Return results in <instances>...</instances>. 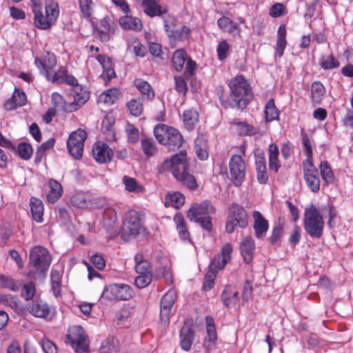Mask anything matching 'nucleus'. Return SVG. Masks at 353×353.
<instances>
[{"mask_svg":"<svg viewBox=\"0 0 353 353\" xmlns=\"http://www.w3.org/2000/svg\"><path fill=\"white\" fill-rule=\"evenodd\" d=\"M230 94L224 95L222 88L217 90V95L222 107L243 111L253 99L252 87L243 75H237L230 79L229 84Z\"/></svg>","mask_w":353,"mask_h":353,"instance_id":"obj_1","label":"nucleus"},{"mask_svg":"<svg viewBox=\"0 0 353 353\" xmlns=\"http://www.w3.org/2000/svg\"><path fill=\"white\" fill-rule=\"evenodd\" d=\"M157 170L159 174L171 171L174 179L190 190L194 191L199 188L195 176L190 172L185 150H181L170 159H165L157 166Z\"/></svg>","mask_w":353,"mask_h":353,"instance_id":"obj_2","label":"nucleus"},{"mask_svg":"<svg viewBox=\"0 0 353 353\" xmlns=\"http://www.w3.org/2000/svg\"><path fill=\"white\" fill-rule=\"evenodd\" d=\"M325 222L320 211L311 204L305 209L303 228L312 239H320L323 234Z\"/></svg>","mask_w":353,"mask_h":353,"instance_id":"obj_3","label":"nucleus"},{"mask_svg":"<svg viewBox=\"0 0 353 353\" xmlns=\"http://www.w3.org/2000/svg\"><path fill=\"white\" fill-rule=\"evenodd\" d=\"M154 134L159 143L174 151L179 149L183 143L181 132L173 127L165 124H158L154 128Z\"/></svg>","mask_w":353,"mask_h":353,"instance_id":"obj_4","label":"nucleus"},{"mask_svg":"<svg viewBox=\"0 0 353 353\" xmlns=\"http://www.w3.org/2000/svg\"><path fill=\"white\" fill-rule=\"evenodd\" d=\"M248 225V214L245 208L235 203L231 204L228 209V215L225 223V231L228 234L234 232L238 226L245 228Z\"/></svg>","mask_w":353,"mask_h":353,"instance_id":"obj_5","label":"nucleus"},{"mask_svg":"<svg viewBox=\"0 0 353 353\" xmlns=\"http://www.w3.org/2000/svg\"><path fill=\"white\" fill-rule=\"evenodd\" d=\"M144 230L139 214L137 211H128L125 214L123 226L121 230V237L124 241H129L137 236Z\"/></svg>","mask_w":353,"mask_h":353,"instance_id":"obj_6","label":"nucleus"},{"mask_svg":"<svg viewBox=\"0 0 353 353\" xmlns=\"http://www.w3.org/2000/svg\"><path fill=\"white\" fill-rule=\"evenodd\" d=\"M63 83L73 87L74 101L69 103L65 108V111L72 112L79 109L90 98V93L84 90L79 85L77 79L72 75L68 74L65 78Z\"/></svg>","mask_w":353,"mask_h":353,"instance_id":"obj_7","label":"nucleus"},{"mask_svg":"<svg viewBox=\"0 0 353 353\" xmlns=\"http://www.w3.org/2000/svg\"><path fill=\"white\" fill-rule=\"evenodd\" d=\"M30 265L35 268V272L45 274L51 263V256L44 247H34L30 253Z\"/></svg>","mask_w":353,"mask_h":353,"instance_id":"obj_8","label":"nucleus"},{"mask_svg":"<svg viewBox=\"0 0 353 353\" xmlns=\"http://www.w3.org/2000/svg\"><path fill=\"white\" fill-rule=\"evenodd\" d=\"M133 291L127 284L114 283L106 285L101 294V298L108 301L129 300L132 297Z\"/></svg>","mask_w":353,"mask_h":353,"instance_id":"obj_9","label":"nucleus"},{"mask_svg":"<svg viewBox=\"0 0 353 353\" xmlns=\"http://www.w3.org/2000/svg\"><path fill=\"white\" fill-rule=\"evenodd\" d=\"M72 348L78 353L86 352L89 348L88 340L85 331L80 325H74L68 329L66 335Z\"/></svg>","mask_w":353,"mask_h":353,"instance_id":"obj_10","label":"nucleus"},{"mask_svg":"<svg viewBox=\"0 0 353 353\" xmlns=\"http://www.w3.org/2000/svg\"><path fill=\"white\" fill-rule=\"evenodd\" d=\"M230 179L236 187L241 185L245 176V164L243 159L237 154L232 155L229 162Z\"/></svg>","mask_w":353,"mask_h":353,"instance_id":"obj_11","label":"nucleus"},{"mask_svg":"<svg viewBox=\"0 0 353 353\" xmlns=\"http://www.w3.org/2000/svg\"><path fill=\"white\" fill-rule=\"evenodd\" d=\"M303 178L307 188L314 193L320 190V178L318 169L313 163L307 159L303 164Z\"/></svg>","mask_w":353,"mask_h":353,"instance_id":"obj_12","label":"nucleus"},{"mask_svg":"<svg viewBox=\"0 0 353 353\" xmlns=\"http://www.w3.org/2000/svg\"><path fill=\"white\" fill-rule=\"evenodd\" d=\"M177 299L176 292L171 289L161 298L160 303V322L165 325L170 321L172 308Z\"/></svg>","mask_w":353,"mask_h":353,"instance_id":"obj_13","label":"nucleus"},{"mask_svg":"<svg viewBox=\"0 0 353 353\" xmlns=\"http://www.w3.org/2000/svg\"><path fill=\"white\" fill-rule=\"evenodd\" d=\"M216 208L209 200H204L200 203H194L187 212V217L189 219H194L199 217L207 216L213 214Z\"/></svg>","mask_w":353,"mask_h":353,"instance_id":"obj_14","label":"nucleus"},{"mask_svg":"<svg viewBox=\"0 0 353 353\" xmlns=\"http://www.w3.org/2000/svg\"><path fill=\"white\" fill-rule=\"evenodd\" d=\"M34 64L40 72L46 78H50V74L57 65V57L52 54L48 52L42 58L36 57Z\"/></svg>","mask_w":353,"mask_h":353,"instance_id":"obj_15","label":"nucleus"},{"mask_svg":"<svg viewBox=\"0 0 353 353\" xmlns=\"http://www.w3.org/2000/svg\"><path fill=\"white\" fill-rule=\"evenodd\" d=\"M92 155L97 162L107 163L112 160L114 152L107 143H98L93 145Z\"/></svg>","mask_w":353,"mask_h":353,"instance_id":"obj_16","label":"nucleus"},{"mask_svg":"<svg viewBox=\"0 0 353 353\" xmlns=\"http://www.w3.org/2000/svg\"><path fill=\"white\" fill-rule=\"evenodd\" d=\"M254 224L253 229L257 239H263L266 235L269 228V223L263 214L259 211L253 212Z\"/></svg>","mask_w":353,"mask_h":353,"instance_id":"obj_17","label":"nucleus"},{"mask_svg":"<svg viewBox=\"0 0 353 353\" xmlns=\"http://www.w3.org/2000/svg\"><path fill=\"white\" fill-rule=\"evenodd\" d=\"M240 251L246 264H250L252 262L255 251V243L251 236H248L241 241Z\"/></svg>","mask_w":353,"mask_h":353,"instance_id":"obj_18","label":"nucleus"},{"mask_svg":"<svg viewBox=\"0 0 353 353\" xmlns=\"http://www.w3.org/2000/svg\"><path fill=\"white\" fill-rule=\"evenodd\" d=\"M28 309L30 314L39 318H46L50 312L48 304L40 299H34L32 304H29Z\"/></svg>","mask_w":353,"mask_h":353,"instance_id":"obj_19","label":"nucleus"},{"mask_svg":"<svg viewBox=\"0 0 353 353\" xmlns=\"http://www.w3.org/2000/svg\"><path fill=\"white\" fill-rule=\"evenodd\" d=\"M195 332L189 325H184L180 330V344L185 351H189L194 339Z\"/></svg>","mask_w":353,"mask_h":353,"instance_id":"obj_20","label":"nucleus"},{"mask_svg":"<svg viewBox=\"0 0 353 353\" xmlns=\"http://www.w3.org/2000/svg\"><path fill=\"white\" fill-rule=\"evenodd\" d=\"M96 59L101 65L103 70L101 74V77L105 81H108L115 77V72L112 68V63L111 59L105 55L99 54Z\"/></svg>","mask_w":353,"mask_h":353,"instance_id":"obj_21","label":"nucleus"},{"mask_svg":"<svg viewBox=\"0 0 353 353\" xmlns=\"http://www.w3.org/2000/svg\"><path fill=\"white\" fill-rule=\"evenodd\" d=\"M119 25L124 30L141 31L143 29V23L140 19L126 15L120 17Z\"/></svg>","mask_w":353,"mask_h":353,"instance_id":"obj_22","label":"nucleus"},{"mask_svg":"<svg viewBox=\"0 0 353 353\" xmlns=\"http://www.w3.org/2000/svg\"><path fill=\"white\" fill-rule=\"evenodd\" d=\"M26 101V94L23 92H21L19 89L15 88L11 99L6 101L4 106L7 110H12L18 107L25 105Z\"/></svg>","mask_w":353,"mask_h":353,"instance_id":"obj_23","label":"nucleus"},{"mask_svg":"<svg viewBox=\"0 0 353 353\" xmlns=\"http://www.w3.org/2000/svg\"><path fill=\"white\" fill-rule=\"evenodd\" d=\"M142 7L143 12L150 17L161 16L167 12V10L162 9L155 0H143Z\"/></svg>","mask_w":353,"mask_h":353,"instance_id":"obj_24","label":"nucleus"},{"mask_svg":"<svg viewBox=\"0 0 353 353\" xmlns=\"http://www.w3.org/2000/svg\"><path fill=\"white\" fill-rule=\"evenodd\" d=\"M134 85L141 92L142 97L149 101H152L155 97V92L150 84L142 79H136Z\"/></svg>","mask_w":353,"mask_h":353,"instance_id":"obj_25","label":"nucleus"},{"mask_svg":"<svg viewBox=\"0 0 353 353\" xmlns=\"http://www.w3.org/2000/svg\"><path fill=\"white\" fill-rule=\"evenodd\" d=\"M50 191L47 194V200L50 203H56L63 194V188L59 182L50 179L48 182Z\"/></svg>","mask_w":353,"mask_h":353,"instance_id":"obj_26","label":"nucleus"},{"mask_svg":"<svg viewBox=\"0 0 353 353\" xmlns=\"http://www.w3.org/2000/svg\"><path fill=\"white\" fill-rule=\"evenodd\" d=\"M287 30L285 25L279 27L276 34V54L279 57L283 55L284 50L287 45L286 41Z\"/></svg>","mask_w":353,"mask_h":353,"instance_id":"obj_27","label":"nucleus"},{"mask_svg":"<svg viewBox=\"0 0 353 353\" xmlns=\"http://www.w3.org/2000/svg\"><path fill=\"white\" fill-rule=\"evenodd\" d=\"M269 153V168L274 172H278L279 169L281 168V163L279 161L278 157L279 150L277 145L272 143L268 148Z\"/></svg>","mask_w":353,"mask_h":353,"instance_id":"obj_28","label":"nucleus"},{"mask_svg":"<svg viewBox=\"0 0 353 353\" xmlns=\"http://www.w3.org/2000/svg\"><path fill=\"white\" fill-rule=\"evenodd\" d=\"M174 221L176 225L179 236L182 239L190 240V233L187 228L186 222L182 214L176 213L174 216Z\"/></svg>","mask_w":353,"mask_h":353,"instance_id":"obj_29","label":"nucleus"},{"mask_svg":"<svg viewBox=\"0 0 353 353\" xmlns=\"http://www.w3.org/2000/svg\"><path fill=\"white\" fill-rule=\"evenodd\" d=\"M141 145L143 152L147 157H153L157 152V143L152 137L142 138Z\"/></svg>","mask_w":353,"mask_h":353,"instance_id":"obj_30","label":"nucleus"},{"mask_svg":"<svg viewBox=\"0 0 353 353\" xmlns=\"http://www.w3.org/2000/svg\"><path fill=\"white\" fill-rule=\"evenodd\" d=\"M188 56L184 49L176 50L172 56V63L174 69L177 72H181L183 69L184 64L188 59Z\"/></svg>","mask_w":353,"mask_h":353,"instance_id":"obj_31","label":"nucleus"},{"mask_svg":"<svg viewBox=\"0 0 353 353\" xmlns=\"http://www.w3.org/2000/svg\"><path fill=\"white\" fill-rule=\"evenodd\" d=\"M199 121V114L193 110H187L183 112V123L185 128L191 131L194 128L196 123Z\"/></svg>","mask_w":353,"mask_h":353,"instance_id":"obj_32","label":"nucleus"},{"mask_svg":"<svg viewBox=\"0 0 353 353\" xmlns=\"http://www.w3.org/2000/svg\"><path fill=\"white\" fill-rule=\"evenodd\" d=\"M30 205L33 219L38 223L42 222L43 215V205L42 202L37 199H31Z\"/></svg>","mask_w":353,"mask_h":353,"instance_id":"obj_33","label":"nucleus"},{"mask_svg":"<svg viewBox=\"0 0 353 353\" xmlns=\"http://www.w3.org/2000/svg\"><path fill=\"white\" fill-rule=\"evenodd\" d=\"M264 113L266 122H272L279 119V111L276 108L273 99H270L266 103Z\"/></svg>","mask_w":353,"mask_h":353,"instance_id":"obj_34","label":"nucleus"},{"mask_svg":"<svg viewBox=\"0 0 353 353\" xmlns=\"http://www.w3.org/2000/svg\"><path fill=\"white\" fill-rule=\"evenodd\" d=\"M33 12L34 14V24L38 28L47 30L55 22L54 21H50L46 15L44 17L40 10L34 9Z\"/></svg>","mask_w":353,"mask_h":353,"instance_id":"obj_35","label":"nucleus"},{"mask_svg":"<svg viewBox=\"0 0 353 353\" xmlns=\"http://www.w3.org/2000/svg\"><path fill=\"white\" fill-rule=\"evenodd\" d=\"M236 125V131L240 136H249L252 137L256 134L259 132L257 128L247 122L241 121L234 123Z\"/></svg>","mask_w":353,"mask_h":353,"instance_id":"obj_36","label":"nucleus"},{"mask_svg":"<svg viewBox=\"0 0 353 353\" xmlns=\"http://www.w3.org/2000/svg\"><path fill=\"white\" fill-rule=\"evenodd\" d=\"M325 92V87L320 81H316L312 83L311 95L313 102L320 103L323 99Z\"/></svg>","mask_w":353,"mask_h":353,"instance_id":"obj_37","label":"nucleus"},{"mask_svg":"<svg viewBox=\"0 0 353 353\" xmlns=\"http://www.w3.org/2000/svg\"><path fill=\"white\" fill-rule=\"evenodd\" d=\"M13 152L18 154L19 157L23 160L28 161L32 155L33 148L30 143L27 142H21L16 148V150Z\"/></svg>","mask_w":353,"mask_h":353,"instance_id":"obj_38","label":"nucleus"},{"mask_svg":"<svg viewBox=\"0 0 353 353\" xmlns=\"http://www.w3.org/2000/svg\"><path fill=\"white\" fill-rule=\"evenodd\" d=\"M319 65L323 70H332L338 68L340 63L332 54L329 56H321L319 59Z\"/></svg>","mask_w":353,"mask_h":353,"instance_id":"obj_39","label":"nucleus"},{"mask_svg":"<svg viewBox=\"0 0 353 353\" xmlns=\"http://www.w3.org/2000/svg\"><path fill=\"white\" fill-rule=\"evenodd\" d=\"M0 285L2 288L13 292H17L21 286V283L19 281H15L10 276L5 275H0Z\"/></svg>","mask_w":353,"mask_h":353,"instance_id":"obj_40","label":"nucleus"},{"mask_svg":"<svg viewBox=\"0 0 353 353\" xmlns=\"http://www.w3.org/2000/svg\"><path fill=\"white\" fill-rule=\"evenodd\" d=\"M120 92L118 89H110L99 96V101L108 105L114 104L118 99Z\"/></svg>","mask_w":353,"mask_h":353,"instance_id":"obj_41","label":"nucleus"},{"mask_svg":"<svg viewBox=\"0 0 353 353\" xmlns=\"http://www.w3.org/2000/svg\"><path fill=\"white\" fill-rule=\"evenodd\" d=\"M319 169L322 179L326 183H331L334 181V175L327 161H321Z\"/></svg>","mask_w":353,"mask_h":353,"instance_id":"obj_42","label":"nucleus"},{"mask_svg":"<svg viewBox=\"0 0 353 353\" xmlns=\"http://www.w3.org/2000/svg\"><path fill=\"white\" fill-rule=\"evenodd\" d=\"M127 107L130 114L134 117L140 116L143 112V99L138 98L131 99L127 103Z\"/></svg>","mask_w":353,"mask_h":353,"instance_id":"obj_43","label":"nucleus"},{"mask_svg":"<svg viewBox=\"0 0 353 353\" xmlns=\"http://www.w3.org/2000/svg\"><path fill=\"white\" fill-rule=\"evenodd\" d=\"M81 12L84 18L90 19L94 12V3L92 0H78Z\"/></svg>","mask_w":353,"mask_h":353,"instance_id":"obj_44","label":"nucleus"},{"mask_svg":"<svg viewBox=\"0 0 353 353\" xmlns=\"http://www.w3.org/2000/svg\"><path fill=\"white\" fill-rule=\"evenodd\" d=\"M119 350L118 341L112 339L102 343L99 352L100 353H117Z\"/></svg>","mask_w":353,"mask_h":353,"instance_id":"obj_45","label":"nucleus"},{"mask_svg":"<svg viewBox=\"0 0 353 353\" xmlns=\"http://www.w3.org/2000/svg\"><path fill=\"white\" fill-rule=\"evenodd\" d=\"M190 34L191 30L186 26H183L180 29L174 30L170 38L177 41H183L188 40Z\"/></svg>","mask_w":353,"mask_h":353,"instance_id":"obj_46","label":"nucleus"},{"mask_svg":"<svg viewBox=\"0 0 353 353\" xmlns=\"http://www.w3.org/2000/svg\"><path fill=\"white\" fill-rule=\"evenodd\" d=\"M67 148L68 152L74 159H80L82 157L84 146L74 143L72 140H68Z\"/></svg>","mask_w":353,"mask_h":353,"instance_id":"obj_47","label":"nucleus"},{"mask_svg":"<svg viewBox=\"0 0 353 353\" xmlns=\"http://www.w3.org/2000/svg\"><path fill=\"white\" fill-rule=\"evenodd\" d=\"M123 182L125 184V189L130 192H141L143 190L142 185L137 183L135 179L124 176L123 178Z\"/></svg>","mask_w":353,"mask_h":353,"instance_id":"obj_48","label":"nucleus"},{"mask_svg":"<svg viewBox=\"0 0 353 353\" xmlns=\"http://www.w3.org/2000/svg\"><path fill=\"white\" fill-rule=\"evenodd\" d=\"M67 75V68L64 66H61L57 72H54L53 74L50 73V78H46V79L49 81H52V83L60 84L63 83Z\"/></svg>","mask_w":353,"mask_h":353,"instance_id":"obj_49","label":"nucleus"},{"mask_svg":"<svg viewBox=\"0 0 353 353\" xmlns=\"http://www.w3.org/2000/svg\"><path fill=\"white\" fill-rule=\"evenodd\" d=\"M283 233V227L281 224L273 227L272 234L269 237V241L272 245H276L281 243Z\"/></svg>","mask_w":353,"mask_h":353,"instance_id":"obj_50","label":"nucleus"},{"mask_svg":"<svg viewBox=\"0 0 353 353\" xmlns=\"http://www.w3.org/2000/svg\"><path fill=\"white\" fill-rule=\"evenodd\" d=\"M162 19L164 23L165 34L170 38L175 30L176 20L173 16L169 14L162 17Z\"/></svg>","mask_w":353,"mask_h":353,"instance_id":"obj_51","label":"nucleus"},{"mask_svg":"<svg viewBox=\"0 0 353 353\" xmlns=\"http://www.w3.org/2000/svg\"><path fill=\"white\" fill-rule=\"evenodd\" d=\"M35 285L33 282L30 281L22 285L21 295L26 301H30L35 295Z\"/></svg>","mask_w":353,"mask_h":353,"instance_id":"obj_52","label":"nucleus"},{"mask_svg":"<svg viewBox=\"0 0 353 353\" xmlns=\"http://www.w3.org/2000/svg\"><path fill=\"white\" fill-rule=\"evenodd\" d=\"M86 138L87 132L82 129H78L77 130L70 133L68 140H72L74 143L84 146V142Z\"/></svg>","mask_w":353,"mask_h":353,"instance_id":"obj_53","label":"nucleus"},{"mask_svg":"<svg viewBox=\"0 0 353 353\" xmlns=\"http://www.w3.org/2000/svg\"><path fill=\"white\" fill-rule=\"evenodd\" d=\"M128 140L132 143H137L139 139V130L131 123H128L125 127Z\"/></svg>","mask_w":353,"mask_h":353,"instance_id":"obj_54","label":"nucleus"},{"mask_svg":"<svg viewBox=\"0 0 353 353\" xmlns=\"http://www.w3.org/2000/svg\"><path fill=\"white\" fill-rule=\"evenodd\" d=\"M51 286L54 295L58 296L61 295V279L59 273L57 271H52L51 272Z\"/></svg>","mask_w":353,"mask_h":353,"instance_id":"obj_55","label":"nucleus"},{"mask_svg":"<svg viewBox=\"0 0 353 353\" xmlns=\"http://www.w3.org/2000/svg\"><path fill=\"white\" fill-rule=\"evenodd\" d=\"M72 205L79 208H85L88 207V201L85 195L81 193L75 194L70 199Z\"/></svg>","mask_w":353,"mask_h":353,"instance_id":"obj_56","label":"nucleus"},{"mask_svg":"<svg viewBox=\"0 0 353 353\" xmlns=\"http://www.w3.org/2000/svg\"><path fill=\"white\" fill-rule=\"evenodd\" d=\"M46 14L50 21H56L59 15L58 4L50 0L46 6Z\"/></svg>","mask_w":353,"mask_h":353,"instance_id":"obj_57","label":"nucleus"},{"mask_svg":"<svg viewBox=\"0 0 353 353\" xmlns=\"http://www.w3.org/2000/svg\"><path fill=\"white\" fill-rule=\"evenodd\" d=\"M174 84L176 91L179 94H182L185 97L188 92V85L184 77L182 76H175Z\"/></svg>","mask_w":353,"mask_h":353,"instance_id":"obj_58","label":"nucleus"},{"mask_svg":"<svg viewBox=\"0 0 353 353\" xmlns=\"http://www.w3.org/2000/svg\"><path fill=\"white\" fill-rule=\"evenodd\" d=\"M1 303L9 306L13 310H19L20 308L19 301L14 296L10 294L3 295L0 297Z\"/></svg>","mask_w":353,"mask_h":353,"instance_id":"obj_59","label":"nucleus"},{"mask_svg":"<svg viewBox=\"0 0 353 353\" xmlns=\"http://www.w3.org/2000/svg\"><path fill=\"white\" fill-rule=\"evenodd\" d=\"M152 282V274L151 273L139 274L135 279V285L138 288H144L147 287Z\"/></svg>","mask_w":353,"mask_h":353,"instance_id":"obj_60","label":"nucleus"},{"mask_svg":"<svg viewBox=\"0 0 353 353\" xmlns=\"http://www.w3.org/2000/svg\"><path fill=\"white\" fill-rule=\"evenodd\" d=\"M190 221L199 223L202 228L208 232H211L213 229L212 217L210 216L190 219Z\"/></svg>","mask_w":353,"mask_h":353,"instance_id":"obj_61","label":"nucleus"},{"mask_svg":"<svg viewBox=\"0 0 353 353\" xmlns=\"http://www.w3.org/2000/svg\"><path fill=\"white\" fill-rule=\"evenodd\" d=\"M100 26L112 34H114L117 28V24L110 17H105L101 19L99 21Z\"/></svg>","mask_w":353,"mask_h":353,"instance_id":"obj_62","label":"nucleus"},{"mask_svg":"<svg viewBox=\"0 0 353 353\" xmlns=\"http://www.w3.org/2000/svg\"><path fill=\"white\" fill-rule=\"evenodd\" d=\"M132 51L137 57H144L147 52V48L139 41V39H134L132 42Z\"/></svg>","mask_w":353,"mask_h":353,"instance_id":"obj_63","label":"nucleus"},{"mask_svg":"<svg viewBox=\"0 0 353 353\" xmlns=\"http://www.w3.org/2000/svg\"><path fill=\"white\" fill-rule=\"evenodd\" d=\"M286 13V8L281 3H274L270 9L269 14L272 17H279Z\"/></svg>","mask_w":353,"mask_h":353,"instance_id":"obj_64","label":"nucleus"}]
</instances>
